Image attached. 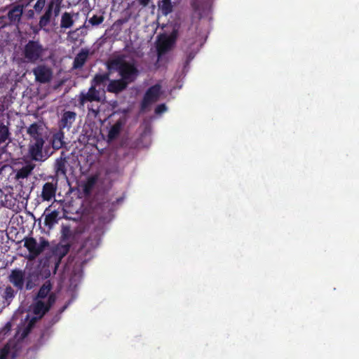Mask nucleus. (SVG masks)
<instances>
[{
    "instance_id": "79ce46f5",
    "label": "nucleus",
    "mask_w": 359,
    "mask_h": 359,
    "mask_svg": "<svg viewBox=\"0 0 359 359\" xmlns=\"http://www.w3.org/2000/svg\"><path fill=\"white\" fill-rule=\"evenodd\" d=\"M167 109V107L165 104H158L155 109V114H161L165 112Z\"/></svg>"
},
{
    "instance_id": "4468645a",
    "label": "nucleus",
    "mask_w": 359,
    "mask_h": 359,
    "mask_svg": "<svg viewBox=\"0 0 359 359\" xmlns=\"http://www.w3.org/2000/svg\"><path fill=\"white\" fill-rule=\"evenodd\" d=\"M24 6L21 4L13 5L9 10L7 16L10 22L13 25H18L21 20Z\"/></svg>"
},
{
    "instance_id": "473e14b6",
    "label": "nucleus",
    "mask_w": 359,
    "mask_h": 359,
    "mask_svg": "<svg viewBox=\"0 0 359 359\" xmlns=\"http://www.w3.org/2000/svg\"><path fill=\"white\" fill-rule=\"evenodd\" d=\"M10 132L8 126L0 122V144L6 142L9 139Z\"/></svg>"
},
{
    "instance_id": "ddd939ff",
    "label": "nucleus",
    "mask_w": 359,
    "mask_h": 359,
    "mask_svg": "<svg viewBox=\"0 0 359 359\" xmlns=\"http://www.w3.org/2000/svg\"><path fill=\"white\" fill-rule=\"evenodd\" d=\"M76 118V113L72 111H65L62 114L61 118L58 122L59 129L62 130L67 129L68 130L72 128L73 123L75 122Z\"/></svg>"
},
{
    "instance_id": "a18cd8bd",
    "label": "nucleus",
    "mask_w": 359,
    "mask_h": 359,
    "mask_svg": "<svg viewBox=\"0 0 359 359\" xmlns=\"http://www.w3.org/2000/svg\"><path fill=\"white\" fill-rule=\"evenodd\" d=\"M149 0H140V2L142 5L146 6L148 4Z\"/></svg>"
},
{
    "instance_id": "39448f33",
    "label": "nucleus",
    "mask_w": 359,
    "mask_h": 359,
    "mask_svg": "<svg viewBox=\"0 0 359 359\" xmlns=\"http://www.w3.org/2000/svg\"><path fill=\"white\" fill-rule=\"evenodd\" d=\"M161 90L160 84H155L147 89L141 102L142 111H144L151 103L158 101L161 95Z\"/></svg>"
},
{
    "instance_id": "ea45409f",
    "label": "nucleus",
    "mask_w": 359,
    "mask_h": 359,
    "mask_svg": "<svg viewBox=\"0 0 359 359\" xmlns=\"http://www.w3.org/2000/svg\"><path fill=\"white\" fill-rule=\"evenodd\" d=\"M88 110L89 114L93 115L94 117H97L100 112V107L97 106L95 108H94L93 104L88 106Z\"/></svg>"
},
{
    "instance_id": "de8ad7c7",
    "label": "nucleus",
    "mask_w": 359,
    "mask_h": 359,
    "mask_svg": "<svg viewBox=\"0 0 359 359\" xmlns=\"http://www.w3.org/2000/svg\"><path fill=\"white\" fill-rule=\"evenodd\" d=\"M32 1H33V0H30V1H29V4H30Z\"/></svg>"
},
{
    "instance_id": "c9c22d12",
    "label": "nucleus",
    "mask_w": 359,
    "mask_h": 359,
    "mask_svg": "<svg viewBox=\"0 0 359 359\" xmlns=\"http://www.w3.org/2000/svg\"><path fill=\"white\" fill-rule=\"evenodd\" d=\"M16 293L17 292L11 286H7L4 291L3 297L7 302H10L15 297Z\"/></svg>"
},
{
    "instance_id": "9b49d317",
    "label": "nucleus",
    "mask_w": 359,
    "mask_h": 359,
    "mask_svg": "<svg viewBox=\"0 0 359 359\" xmlns=\"http://www.w3.org/2000/svg\"><path fill=\"white\" fill-rule=\"evenodd\" d=\"M69 156L62 151L60 156L56 158L54 163V170L57 176L67 177Z\"/></svg>"
},
{
    "instance_id": "cd10ccee",
    "label": "nucleus",
    "mask_w": 359,
    "mask_h": 359,
    "mask_svg": "<svg viewBox=\"0 0 359 359\" xmlns=\"http://www.w3.org/2000/svg\"><path fill=\"white\" fill-rule=\"evenodd\" d=\"M52 289V285L50 283V282L47 281L39 289L37 294L36 298L37 299H44L47 296H49V293Z\"/></svg>"
},
{
    "instance_id": "f8f14e48",
    "label": "nucleus",
    "mask_w": 359,
    "mask_h": 359,
    "mask_svg": "<svg viewBox=\"0 0 359 359\" xmlns=\"http://www.w3.org/2000/svg\"><path fill=\"white\" fill-rule=\"evenodd\" d=\"M40 277L41 273L38 269L31 268L25 271V289L30 290L38 285L40 281Z\"/></svg>"
},
{
    "instance_id": "1a4fd4ad",
    "label": "nucleus",
    "mask_w": 359,
    "mask_h": 359,
    "mask_svg": "<svg viewBox=\"0 0 359 359\" xmlns=\"http://www.w3.org/2000/svg\"><path fill=\"white\" fill-rule=\"evenodd\" d=\"M8 280L17 290L22 291L25 285V270L17 268L11 270Z\"/></svg>"
},
{
    "instance_id": "37998d69",
    "label": "nucleus",
    "mask_w": 359,
    "mask_h": 359,
    "mask_svg": "<svg viewBox=\"0 0 359 359\" xmlns=\"http://www.w3.org/2000/svg\"><path fill=\"white\" fill-rule=\"evenodd\" d=\"M36 13V12L34 11V9H33V10H29V11H27V18H28L29 19L34 18V13Z\"/></svg>"
},
{
    "instance_id": "b1692460",
    "label": "nucleus",
    "mask_w": 359,
    "mask_h": 359,
    "mask_svg": "<svg viewBox=\"0 0 359 359\" xmlns=\"http://www.w3.org/2000/svg\"><path fill=\"white\" fill-rule=\"evenodd\" d=\"M102 234V232H101L100 229L95 230L90 233L89 238L86 240V245L90 243V245L93 248L98 246L101 241Z\"/></svg>"
},
{
    "instance_id": "f03ea898",
    "label": "nucleus",
    "mask_w": 359,
    "mask_h": 359,
    "mask_svg": "<svg viewBox=\"0 0 359 359\" xmlns=\"http://www.w3.org/2000/svg\"><path fill=\"white\" fill-rule=\"evenodd\" d=\"M46 48L39 40H29L24 46L22 55L25 62L36 64L43 61Z\"/></svg>"
},
{
    "instance_id": "49530a36",
    "label": "nucleus",
    "mask_w": 359,
    "mask_h": 359,
    "mask_svg": "<svg viewBox=\"0 0 359 359\" xmlns=\"http://www.w3.org/2000/svg\"><path fill=\"white\" fill-rule=\"evenodd\" d=\"M122 201H123V198H119L116 199V203H121Z\"/></svg>"
},
{
    "instance_id": "a19ab883",
    "label": "nucleus",
    "mask_w": 359,
    "mask_h": 359,
    "mask_svg": "<svg viewBox=\"0 0 359 359\" xmlns=\"http://www.w3.org/2000/svg\"><path fill=\"white\" fill-rule=\"evenodd\" d=\"M10 353V348L8 345L4 346L0 350V359H7Z\"/></svg>"
},
{
    "instance_id": "72a5a7b5",
    "label": "nucleus",
    "mask_w": 359,
    "mask_h": 359,
    "mask_svg": "<svg viewBox=\"0 0 359 359\" xmlns=\"http://www.w3.org/2000/svg\"><path fill=\"white\" fill-rule=\"evenodd\" d=\"M126 22V18L118 19L114 22L109 30H114L115 35H118L122 29V25Z\"/></svg>"
},
{
    "instance_id": "f3484780",
    "label": "nucleus",
    "mask_w": 359,
    "mask_h": 359,
    "mask_svg": "<svg viewBox=\"0 0 359 359\" xmlns=\"http://www.w3.org/2000/svg\"><path fill=\"white\" fill-rule=\"evenodd\" d=\"M24 242V246L34 256H38L43 251V248L39 245L36 239L32 237L25 238Z\"/></svg>"
},
{
    "instance_id": "a211bd4d",
    "label": "nucleus",
    "mask_w": 359,
    "mask_h": 359,
    "mask_svg": "<svg viewBox=\"0 0 359 359\" xmlns=\"http://www.w3.org/2000/svg\"><path fill=\"white\" fill-rule=\"evenodd\" d=\"M128 82L122 79L111 80L107 86V90L109 93H118L125 90L128 86Z\"/></svg>"
},
{
    "instance_id": "aec40b11",
    "label": "nucleus",
    "mask_w": 359,
    "mask_h": 359,
    "mask_svg": "<svg viewBox=\"0 0 359 359\" xmlns=\"http://www.w3.org/2000/svg\"><path fill=\"white\" fill-rule=\"evenodd\" d=\"M65 133L62 130H59L58 132L53 134L51 140L52 147L55 149H61L65 144Z\"/></svg>"
},
{
    "instance_id": "c756f323",
    "label": "nucleus",
    "mask_w": 359,
    "mask_h": 359,
    "mask_svg": "<svg viewBox=\"0 0 359 359\" xmlns=\"http://www.w3.org/2000/svg\"><path fill=\"white\" fill-rule=\"evenodd\" d=\"M212 0H192L191 6L194 11H200L201 7L203 10L208 8Z\"/></svg>"
},
{
    "instance_id": "c03bdc74",
    "label": "nucleus",
    "mask_w": 359,
    "mask_h": 359,
    "mask_svg": "<svg viewBox=\"0 0 359 359\" xmlns=\"http://www.w3.org/2000/svg\"><path fill=\"white\" fill-rule=\"evenodd\" d=\"M111 0H97L99 4H101L102 6H107Z\"/></svg>"
},
{
    "instance_id": "bb28decb",
    "label": "nucleus",
    "mask_w": 359,
    "mask_h": 359,
    "mask_svg": "<svg viewBox=\"0 0 359 359\" xmlns=\"http://www.w3.org/2000/svg\"><path fill=\"white\" fill-rule=\"evenodd\" d=\"M74 23V21L72 14L68 12H65L61 17L60 27L62 29L70 28L73 26Z\"/></svg>"
},
{
    "instance_id": "dca6fc26",
    "label": "nucleus",
    "mask_w": 359,
    "mask_h": 359,
    "mask_svg": "<svg viewBox=\"0 0 359 359\" xmlns=\"http://www.w3.org/2000/svg\"><path fill=\"white\" fill-rule=\"evenodd\" d=\"M174 44V40L168 36H162L157 44V51L159 55L168 52Z\"/></svg>"
},
{
    "instance_id": "393cba45",
    "label": "nucleus",
    "mask_w": 359,
    "mask_h": 359,
    "mask_svg": "<svg viewBox=\"0 0 359 359\" xmlns=\"http://www.w3.org/2000/svg\"><path fill=\"white\" fill-rule=\"evenodd\" d=\"M74 239V233L69 226H62L61 229L60 241L72 243Z\"/></svg>"
},
{
    "instance_id": "58836bf2",
    "label": "nucleus",
    "mask_w": 359,
    "mask_h": 359,
    "mask_svg": "<svg viewBox=\"0 0 359 359\" xmlns=\"http://www.w3.org/2000/svg\"><path fill=\"white\" fill-rule=\"evenodd\" d=\"M37 318L36 317H33L32 318V319L28 322L27 326L25 327L24 331H23V333L22 334L24 336H27L32 330V329L33 328V327L34 326L35 323H36L37 321Z\"/></svg>"
},
{
    "instance_id": "a878e982",
    "label": "nucleus",
    "mask_w": 359,
    "mask_h": 359,
    "mask_svg": "<svg viewBox=\"0 0 359 359\" xmlns=\"http://www.w3.org/2000/svg\"><path fill=\"white\" fill-rule=\"evenodd\" d=\"M35 165L34 164L29 163L22 166L20 169H19L16 173L17 179H24L27 178L34 170Z\"/></svg>"
},
{
    "instance_id": "6ab92c4d",
    "label": "nucleus",
    "mask_w": 359,
    "mask_h": 359,
    "mask_svg": "<svg viewBox=\"0 0 359 359\" xmlns=\"http://www.w3.org/2000/svg\"><path fill=\"white\" fill-rule=\"evenodd\" d=\"M42 130L43 128L40 124L33 123L27 128V133L30 137V140H36L38 139H44Z\"/></svg>"
},
{
    "instance_id": "e433bc0d",
    "label": "nucleus",
    "mask_w": 359,
    "mask_h": 359,
    "mask_svg": "<svg viewBox=\"0 0 359 359\" xmlns=\"http://www.w3.org/2000/svg\"><path fill=\"white\" fill-rule=\"evenodd\" d=\"M46 0H36L33 5L34 11L37 14L41 13L42 11L46 7Z\"/></svg>"
},
{
    "instance_id": "7ed1b4c3",
    "label": "nucleus",
    "mask_w": 359,
    "mask_h": 359,
    "mask_svg": "<svg viewBox=\"0 0 359 359\" xmlns=\"http://www.w3.org/2000/svg\"><path fill=\"white\" fill-rule=\"evenodd\" d=\"M64 0H48L46 7L43 9L45 11L40 17L39 26L40 29H45L49 25L53 15L56 18L59 15L62 4Z\"/></svg>"
},
{
    "instance_id": "4c0bfd02",
    "label": "nucleus",
    "mask_w": 359,
    "mask_h": 359,
    "mask_svg": "<svg viewBox=\"0 0 359 359\" xmlns=\"http://www.w3.org/2000/svg\"><path fill=\"white\" fill-rule=\"evenodd\" d=\"M95 180L94 178H90L83 186V192L86 195L90 194L91 190L95 184Z\"/></svg>"
},
{
    "instance_id": "f257e3e1",
    "label": "nucleus",
    "mask_w": 359,
    "mask_h": 359,
    "mask_svg": "<svg viewBox=\"0 0 359 359\" xmlns=\"http://www.w3.org/2000/svg\"><path fill=\"white\" fill-rule=\"evenodd\" d=\"M110 66L118 72L121 79L128 82V84L134 82L139 74V71L134 63L127 62L122 58L113 60Z\"/></svg>"
},
{
    "instance_id": "c85d7f7f",
    "label": "nucleus",
    "mask_w": 359,
    "mask_h": 359,
    "mask_svg": "<svg viewBox=\"0 0 359 359\" xmlns=\"http://www.w3.org/2000/svg\"><path fill=\"white\" fill-rule=\"evenodd\" d=\"M172 4L171 0H161L159 8L163 15H167L172 11Z\"/></svg>"
},
{
    "instance_id": "423d86ee",
    "label": "nucleus",
    "mask_w": 359,
    "mask_h": 359,
    "mask_svg": "<svg viewBox=\"0 0 359 359\" xmlns=\"http://www.w3.org/2000/svg\"><path fill=\"white\" fill-rule=\"evenodd\" d=\"M56 300V296L54 293H50L48 297L47 302L45 303L42 300H37L33 304V313L39 316V318H42L46 313H47L50 307L54 304Z\"/></svg>"
},
{
    "instance_id": "f704fd0d",
    "label": "nucleus",
    "mask_w": 359,
    "mask_h": 359,
    "mask_svg": "<svg viewBox=\"0 0 359 359\" xmlns=\"http://www.w3.org/2000/svg\"><path fill=\"white\" fill-rule=\"evenodd\" d=\"M104 20V17L103 15H93L92 17L89 18L88 22L93 27L98 26L101 25Z\"/></svg>"
},
{
    "instance_id": "6e6552de",
    "label": "nucleus",
    "mask_w": 359,
    "mask_h": 359,
    "mask_svg": "<svg viewBox=\"0 0 359 359\" xmlns=\"http://www.w3.org/2000/svg\"><path fill=\"white\" fill-rule=\"evenodd\" d=\"M32 72L35 76L36 81L40 83H49L53 78V71L51 68L45 65L36 66L32 69Z\"/></svg>"
},
{
    "instance_id": "412c9836",
    "label": "nucleus",
    "mask_w": 359,
    "mask_h": 359,
    "mask_svg": "<svg viewBox=\"0 0 359 359\" xmlns=\"http://www.w3.org/2000/svg\"><path fill=\"white\" fill-rule=\"evenodd\" d=\"M72 246V243H65L60 241L59 245L57 246L55 250L56 255L59 257L58 262L55 264V268H57L58 263L60 259L64 257L69 252L70 248Z\"/></svg>"
},
{
    "instance_id": "0eeeda50",
    "label": "nucleus",
    "mask_w": 359,
    "mask_h": 359,
    "mask_svg": "<svg viewBox=\"0 0 359 359\" xmlns=\"http://www.w3.org/2000/svg\"><path fill=\"white\" fill-rule=\"evenodd\" d=\"M101 100L100 92L93 85L90 86L87 92L81 91L78 98L80 106H84L87 102H100Z\"/></svg>"
},
{
    "instance_id": "5701e85b",
    "label": "nucleus",
    "mask_w": 359,
    "mask_h": 359,
    "mask_svg": "<svg viewBox=\"0 0 359 359\" xmlns=\"http://www.w3.org/2000/svg\"><path fill=\"white\" fill-rule=\"evenodd\" d=\"M46 210L45 212H46ZM45 218H44V225L51 228L54 224L57 222L59 212L56 210H53L51 212L46 214L44 212Z\"/></svg>"
},
{
    "instance_id": "2eb2a0df",
    "label": "nucleus",
    "mask_w": 359,
    "mask_h": 359,
    "mask_svg": "<svg viewBox=\"0 0 359 359\" xmlns=\"http://www.w3.org/2000/svg\"><path fill=\"white\" fill-rule=\"evenodd\" d=\"M57 189V182H46L42 188L41 196L43 201H50L55 196Z\"/></svg>"
},
{
    "instance_id": "20e7f679",
    "label": "nucleus",
    "mask_w": 359,
    "mask_h": 359,
    "mask_svg": "<svg viewBox=\"0 0 359 359\" xmlns=\"http://www.w3.org/2000/svg\"><path fill=\"white\" fill-rule=\"evenodd\" d=\"M44 144V139L30 140L28 153L32 160L34 161H44L47 158V156L43 154Z\"/></svg>"
},
{
    "instance_id": "7c9ffc66",
    "label": "nucleus",
    "mask_w": 359,
    "mask_h": 359,
    "mask_svg": "<svg viewBox=\"0 0 359 359\" xmlns=\"http://www.w3.org/2000/svg\"><path fill=\"white\" fill-rule=\"evenodd\" d=\"M121 123L118 121L115 123L109 129L108 137L109 140L116 139L121 132Z\"/></svg>"
},
{
    "instance_id": "9d476101",
    "label": "nucleus",
    "mask_w": 359,
    "mask_h": 359,
    "mask_svg": "<svg viewBox=\"0 0 359 359\" xmlns=\"http://www.w3.org/2000/svg\"><path fill=\"white\" fill-rule=\"evenodd\" d=\"M182 49L186 55V59L184 62V69L189 67L191 61L194 58L199 48L194 39H189L184 41Z\"/></svg>"
},
{
    "instance_id": "2f4dec72",
    "label": "nucleus",
    "mask_w": 359,
    "mask_h": 359,
    "mask_svg": "<svg viewBox=\"0 0 359 359\" xmlns=\"http://www.w3.org/2000/svg\"><path fill=\"white\" fill-rule=\"evenodd\" d=\"M109 80V74H97L92 80L91 85H93L95 88L97 86H100L106 81Z\"/></svg>"
},
{
    "instance_id": "4be33fe9",
    "label": "nucleus",
    "mask_w": 359,
    "mask_h": 359,
    "mask_svg": "<svg viewBox=\"0 0 359 359\" xmlns=\"http://www.w3.org/2000/svg\"><path fill=\"white\" fill-rule=\"evenodd\" d=\"M88 51L87 50H82L75 57L73 62V68L81 69L84 65L87 60Z\"/></svg>"
}]
</instances>
